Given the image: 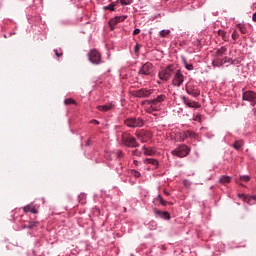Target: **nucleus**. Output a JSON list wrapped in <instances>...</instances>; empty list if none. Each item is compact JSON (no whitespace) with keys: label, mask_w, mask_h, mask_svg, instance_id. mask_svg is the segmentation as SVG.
<instances>
[{"label":"nucleus","mask_w":256,"mask_h":256,"mask_svg":"<svg viewBox=\"0 0 256 256\" xmlns=\"http://www.w3.org/2000/svg\"><path fill=\"white\" fill-rule=\"evenodd\" d=\"M191 153V148L186 144H180L175 149L171 150V155L174 157H179V159H183L187 157Z\"/></svg>","instance_id":"obj_1"},{"label":"nucleus","mask_w":256,"mask_h":256,"mask_svg":"<svg viewBox=\"0 0 256 256\" xmlns=\"http://www.w3.org/2000/svg\"><path fill=\"white\" fill-rule=\"evenodd\" d=\"M122 143L125 147H139V143H137V140L131 134H122Z\"/></svg>","instance_id":"obj_2"},{"label":"nucleus","mask_w":256,"mask_h":256,"mask_svg":"<svg viewBox=\"0 0 256 256\" xmlns=\"http://www.w3.org/2000/svg\"><path fill=\"white\" fill-rule=\"evenodd\" d=\"M88 59L93 65H101V53L97 49H92L88 53Z\"/></svg>","instance_id":"obj_3"},{"label":"nucleus","mask_w":256,"mask_h":256,"mask_svg":"<svg viewBox=\"0 0 256 256\" xmlns=\"http://www.w3.org/2000/svg\"><path fill=\"white\" fill-rule=\"evenodd\" d=\"M172 76L173 68L171 66H167L158 73V77L161 81H169V79H171Z\"/></svg>","instance_id":"obj_4"},{"label":"nucleus","mask_w":256,"mask_h":256,"mask_svg":"<svg viewBox=\"0 0 256 256\" xmlns=\"http://www.w3.org/2000/svg\"><path fill=\"white\" fill-rule=\"evenodd\" d=\"M125 125L135 129V127H143L145 122L141 118H128L125 120Z\"/></svg>","instance_id":"obj_5"},{"label":"nucleus","mask_w":256,"mask_h":256,"mask_svg":"<svg viewBox=\"0 0 256 256\" xmlns=\"http://www.w3.org/2000/svg\"><path fill=\"white\" fill-rule=\"evenodd\" d=\"M184 81H185V76L183 75L181 70H177L174 73V76L172 79V85H174V87H181V85H183Z\"/></svg>","instance_id":"obj_6"},{"label":"nucleus","mask_w":256,"mask_h":256,"mask_svg":"<svg viewBox=\"0 0 256 256\" xmlns=\"http://www.w3.org/2000/svg\"><path fill=\"white\" fill-rule=\"evenodd\" d=\"M155 93L154 89L141 88L139 90L134 91V97L145 98L151 97Z\"/></svg>","instance_id":"obj_7"},{"label":"nucleus","mask_w":256,"mask_h":256,"mask_svg":"<svg viewBox=\"0 0 256 256\" xmlns=\"http://www.w3.org/2000/svg\"><path fill=\"white\" fill-rule=\"evenodd\" d=\"M243 101H248L252 107L256 105V93L254 91H246L242 95Z\"/></svg>","instance_id":"obj_8"},{"label":"nucleus","mask_w":256,"mask_h":256,"mask_svg":"<svg viewBox=\"0 0 256 256\" xmlns=\"http://www.w3.org/2000/svg\"><path fill=\"white\" fill-rule=\"evenodd\" d=\"M135 135L140 143H147V141L151 139V132L147 130H140L136 132Z\"/></svg>","instance_id":"obj_9"},{"label":"nucleus","mask_w":256,"mask_h":256,"mask_svg":"<svg viewBox=\"0 0 256 256\" xmlns=\"http://www.w3.org/2000/svg\"><path fill=\"white\" fill-rule=\"evenodd\" d=\"M125 19H127V15L116 16V17L110 19L109 27H110L111 31H113V29H115V25H119V23H123V21H125Z\"/></svg>","instance_id":"obj_10"},{"label":"nucleus","mask_w":256,"mask_h":256,"mask_svg":"<svg viewBox=\"0 0 256 256\" xmlns=\"http://www.w3.org/2000/svg\"><path fill=\"white\" fill-rule=\"evenodd\" d=\"M225 63H233V60L230 57H224V58H216L213 62L212 65L213 67H223Z\"/></svg>","instance_id":"obj_11"},{"label":"nucleus","mask_w":256,"mask_h":256,"mask_svg":"<svg viewBox=\"0 0 256 256\" xmlns=\"http://www.w3.org/2000/svg\"><path fill=\"white\" fill-rule=\"evenodd\" d=\"M182 101L186 107H189L190 109H199L201 107V104L199 102H195L185 96L182 97Z\"/></svg>","instance_id":"obj_12"},{"label":"nucleus","mask_w":256,"mask_h":256,"mask_svg":"<svg viewBox=\"0 0 256 256\" xmlns=\"http://www.w3.org/2000/svg\"><path fill=\"white\" fill-rule=\"evenodd\" d=\"M186 93L191 95L192 97H199L201 95V91L197 86H193L191 84L186 86Z\"/></svg>","instance_id":"obj_13"},{"label":"nucleus","mask_w":256,"mask_h":256,"mask_svg":"<svg viewBox=\"0 0 256 256\" xmlns=\"http://www.w3.org/2000/svg\"><path fill=\"white\" fill-rule=\"evenodd\" d=\"M151 71H153V64L147 62L140 68L139 75H151Z\"/></svg>","instance_id":"obj_14"},{"label":"nucleus","mask_w":256,"mask_h":256,"mask_svg":"<svg viewBox=\"0 0 256 256\" xmlns=\"http://www.w3.org/2000/svg\"><path fill=\"white\" fill-rule=\"evenodd\" d=\"M142 151L147 157H155V155H157V148L155 147L143 146Z\"/></svg>","instance_id":"obj_15"},{"label":"nucleus","mask_w":256,"mask_h":256,"mask_svg":"<svg viewBox=\"0 0 256 256\" xmlns=\"http://www.w3.org/2000/svg\"><path fill=\"white\" fill-rule=\"evenodd\" d=\"M97 109H98V111H103V112L111 111V110L115 109V103L109 102L104 105H99V106H97Z\"/></svg>","instance_id":"obj_16"},{"label":"nucleus","mask_w":256,"mask_h":256,"mask_svg":"<svg viewBox=\"0 0 256 256\" xmlns=\"http://www.w3.org/2000/svg\"><path fill=\"white\" fill-rule=\"evenodd\" d=\"M154 213L156 217H160V219H166L167 221L171 219V214L167 211L155 210Z\"/></svg>","instance_id":"obj_17"},{"label":"nucleus","mask_w":256,"mask_h":256,"mask_svg":"<svg viewBox=\"0 0 256 256\" xmlns=\"http://www.w3.org/2000/svg\"><path fill=\"white\" fill-rule=\"evenodd\" d=\"M23 211L24 213H33L34 215L39 213V210H37L33 203L24 206Z\"/></svg>","instance_id":"obj_18"},{"label":"nucleus","mask_w":256,"mask_h":256,"mask_svg":"<svg viewBox=\"0 0 256 256\" xmlns=\"http://www.w3.org/2000/svg\"><path fill=\"white\" fill-rule=\"evenodd\" d=\"M166 96L161 94L157 96L155 99L149 100L148 103L149 105H157V103H163L165 101Z\"/></svg>","instance_id":"obj_19"},{"label":"nucleus","mask_w":256,"mask_h":256,"mask_svg":"<svg viewBox=\"0 0 256 256\" xmlns=\"http://www.w3.org/2000/svg\"><path fill=\"white\" fill-rule=\"evenodd\" d=\"M182 141H185V139H195L197 137V134L191 130H188L182 134Z\"/></svg>","instance_id":"obj_20"},{"label":"nucleus","mask_w":256,"mask_h":256,"mask_svg":"<svg viewBox=\"0 0 256 256\" xmlns=\"http://www.w3.org/2000/svg\"><path fill=\"white\" fill-rule=\"evenodd\" d=\"M145 165H154V167H159V160L155 158H146L144 159Z\"/></svg>","instance_id":"obj_21"},{"label":"nucleus","mask_w":256,"mask_h":256,"mask_svg":"<svg viewBox=\"0 0 256 256\" xmlns=\"http://www.w3.org/2000/svg\"><path fill=\"white\" fill-rule=\"evenodd\" d=\"M227 54V47L222 46L220 49L216 51V59H221L224 55Z\"/></svg>","instance_id":"obj_22"},{"label":"nucleus","mask_w":256,"mask_h":256,"mask_svg":"<svg viewBox=\"0 0 256 256\" xmlns=\"http://www.w3.org/2000/svg\"><path fill=\"white\" fill-rule=\"evenodd\" d=\"M239 199H243V201H245V203H248V205H253V203H251V198L249 197V195H245V194H238Z\"/></svg>","instance_id":"obj_23"},{"label":"nucleus","mask_w":256,"mask_h":256,"mask_svg":"<svg viewBox=\"0 0 256 256\" xmlns=\"http://www.w3.org/2000/svg\"><path fill=\"white\" fill-rule=\"evenodd\" d=\"M219 183L223 185H225V183H231V177L223 175L219 178Z\"/></svg>","instance_id":"obj_24"},{"label":"nucleus","mask_w":256,"mask_h":256,"mask_svg":"<svg viewBox=\"0 0 256 256\" xmlns=\"http://www.w3.org/2000/svg\"><path fill=\"white\" fill-rule=\"evenodd\" d=\"M183 63H184V67H185V69H187V71H193V69H195L193 67V64L187 63V60L185 58H183Z\"/></svg>","instance_id":"obj_25"},{"label":"nucleus","mask_w":256,"mask_h":256,"mask_svg":"<svg viewBox=\"0 0 256 256\" xmlns=\"http://www.w3.org/2000/svg\"><path fill=\"white\" fill-rule=\"evenodd\" d=\"M243 145H244L243 140H237V141H235V143L233 144V147H234V149L239 150V149H241V147H242Z\"/></svg>","instance_id":"obj_26"},{"label":"nucleus","mask_w":256,"mask_h":256,"mask_svg":"<svg viewBox=\"0 0 256 256\" xmlns=\"http://www.w3.org/2000/svg\"><path fill=\"white\" fill-rule=\"evenodd\" d=\"M167 35H171V30L167 29V30H161L159 32L160 37H167Z\"/></svg>","instance_id":"obj_27"},{"label":"nucleus","mask_w":256,"mask_h":256,"mask_svg":"<svg viewBox=\"0 0 256 256\" xmlns=\"http://www.w3.org/2000/svg\"><path fill=\"white\" fill-rule=\"evenodd\" d=\"M33 227H37V222L35 221L29 222L28 225L23 226V229H33Z\"/></svg>","instance_id":"obj_28"},{"label":"nucleus","mask_w":256,"mask_h":256,"mask_svg":"<svg viewBox=\"0 0 256 256\" xmlns=\"http://www.w3.org/2000/svg\"><path fill=\"white\" fill-rule=\"evenodd\" d=\"M115 11V3H111L107 6H104V11Z\"/></svg>","instance_id":"obj_29"},{"label":"nucleus","mask_w":256,"mask_h":256,"mask_svg":"<svg viewBox=\"0 0 256 256\" xmlns=\"http://www.w3.org/2000/svg\"><path fill=\"white\" fill-rule=\"evenodd\" d=\"M240 181H244V183H249L251 181V177L249 175H243L239 178Z\"/></svg>","instance_id":"obj_30"},{"label":"nucleus","mask_w":256,"mask_h":256,"mask_svg":"<svg viewBox=\"0 0 256 256\" xmlns=\"http://www.w3.org/2000/svg\"><path fill=\"white\" fill-rule=\"evenodd\" d=\"M155 201H159L160 205H167V201L163 200V197H161V195H158Z\"/></svg>","instance_id":"obj_31"},{"label":"nucleus","mask_w":256,"mask_h":256,"mask_svg":"<svg viewBox=\"0 0 256 256\" xmlns=\"http://www.w3.org/2000/svg\"><path fill=\"white\" fill-rule=\"evenodd\" d=\"M238 29L240 33H242V35H245V33H247V28L241 24L238 25Z\"/></svg>","instance_id":"obj_32"},{"label":"nucleus","mask_w":256,"mask_h":256,"mask_svg":"<svg viewBox=\"0 0 256 256\" xmlns=\"http://www.w3.org/2000/svg\"><path fill=\"white\" fill-rule=\"evenodd\" d=\"M119 1L122 6L131 5V3H133V0H119Z\"/></svg>","instance_id":"obj_33"},{"label":"nucleus","mask_w":256,"mask_h":256,"mask_svg":"<svg viewBox=\"0 0 256 256\" xmlns=\"http://www.w3.org/2000/svg\"><path fill=\"white\" fill-rule=\"evenodd\" d=\"M131 174L133 175V177H135L136 179H139V177H141V173L137 170H132Z\"/></svg>","instance_id":"obj_34"},{"label":"nucleus","mask_w":256,"mask_h":256,"mask_svg":"<svg viewBox=\"0 0 256 256\" xmlns=\"http://www.w3.org/2000/svg\"><path fill=\"white\" fill-rule=\"evenodd\" d=\"M232 39L234 41H237L239 39V33H237V30H234L232 33Z\"/></svg>","instance_id":"obj_35"},{"label":"nucleus","mask_w":256,"mask_h":256,"mask_svg":"<svg viewBox=\"0 0 256 256\" xmlns=\"http://www.w3.org/2000/svg\"><path fill=\"white\" fill-rule=\"evenodd\" d=\"M193 121H198V123H201V114H196L193 116Z\"/></svg>","instance_id":"obj_36"},{"label":"nucleus","mask_w":256,"mask_h":256,"mask_svg":"<svg viewBox=\"0 0 256 256\" xmlns=\"http://www.w3.org/2000/svg\"><path fill=\"white\" fill-rule=\"evenodd\" d=\"M65 105H73V103H75V101L71 98H68L64 101Z\"/></svg>","instance_id":"obj_37"},{"label":"nucleus","mask_w":256,"mask_h":256,"mask_svg":"<svg viewBox=\"0 0 256 256\" xmlns=\"http://www.w3.org/2000/svg\"><path fill=\"white\" fill-rule=\"evenodd\" d=\"M132 154L135 156V157H141V151L139 149H136L132 152Z\"/></svg>","instance_id":"obj_38"},{"label":"nucleus","mask_w":256,"mask_h":256,"mask_svg":"<svg viewBox=\"0 0 256 256\" xmlns=\"http://www.w3.org/2000/svg\"><path fill=\"white\" fill-rule=\"evenodd\" d=\"M54 53H55L56 57L63 56V52H59V50H57V49L54 50Z\"/></svg>","instance_id":"obj_39"},{"label":"nucleus","mask_w":256,"mask_h":256,"mask_svg":"<svg viewBox=\"0 0 256 256\" xmlns=\"http://www.w3.org/2000/svg\"><path fill=\"white\" fill-rule=\"evenodd\" d=\"M139 33H141V29L139 28L134 29L133 35H139Z\"/></svg>","instance_id":"obj_40"},{"label":"nucleus","mask_w":256,"mask_h":256,"mask_svg":"<svg viewBox=\"0 0 256 256\" xmlns=\"http://www.w3.org/2000/svg\"><path fill=\"white\" fill-rule=\"evenodd\" d=\"M139 49H141V47L139 46V44H136L134 47L135 53H137L139 51Z\"/></svg>","instance_id":"obj_41"},{"label":"nucleus","mask_w":256,"mask_h":256,"mask_svg":"<svg viewBox=\"0 0 256 256\" xmlns=\"http://www.w3.org/2000/svg\"><path fill=\"white\" fill-rule=\"evenodd\" d=\"M249 198H250V203L251 201H256V195L249 196Z\"/></svg>","instance_id":"obj_42"},{"label":"nucleus","mask_w":256,"mask_h":256,"mask_svg":"<svg viewBox=\"0 0 256 256\" xmlns=\"http://www.w3.org/2000/svg\"><path fill=\"white\" fill-rule=\"evenodd\" d=\"M252 21H254V23H256V12L252 15Z\"/></svg>","instance_id":"obj_43"},{"label":"nucleus","mask_w":256,"mask_h":256,"mask_svg":"<svg viewBox=\"0 0 256 256\" xmlns=\"http://www.w3.org/2000/svg\"><path fill=\"white\" fill-rule=\"evenodd\" d=\"M117 153H118V157H123V152L121 150H119Z\"/></svg>","instance_id":"obj_44"},{"label":"nucleus","mask_w":256,"mask_h":256,"mask_svg":"<svg viewBox=\"0 0 256 256\" xmlns=\"http://www.w3.org/2000/svg\"><path fill=\"white\" fill-rule=\"evenodd\" d=\"M92 123H94V125H99V121L97 120H92Z\"/></svg>","instance_id":"obj_45"},{"label":"nucleus","mask_w":256,"mask_h":256,"mask_svg":"<svg viewBox=\"0 0 256 256\" xmlns=\"http://www.w3.org/2000/svg\"><path fill=\"white\" fill-rule=\"evenodd\" d=\"M134 165H139V161L134 160Z\"/></svg>","instance_id":"obj_46"},{"label":"nucleus","mask_w":256,"mask_h":256,"mask_svg":"<svg viewBox=\"0 0 256 256\" xmlns=\"http://www.w3.org/2000/svg\"><path fill=\"white\" fill-rule=\"evenodd\" d=\"M240 186L245 187V185H243V184H240Z\"/></svg>","instance_id":"obj_47"},{"label":"nucleus","mask_w":256,"mask_h":256,"mask_svg":"<svg viewBox=\"0 0 256 256\" xmlns=\"http://www.w3.org/2000/svg\"><path fill=\"white\" fill-rule=\"evenodd\" d=\"M165 195H169V193H168V192H165Z\"/></svg>","instance_id":"obj_48"},{"label":"nucleus","mask_w":256,"mask_h":256,"mask_svg":"<svg viewBox=\"0 0 256 256\" xmlns=\"http://www.w3.org/2000/svg\"><path fill=\"white\" fill-rule=\"evenodd\" d=\"M161 84V82L160 81H158V85H160Z\"/></svg>","instance_id":"obj_49"}]
</instances>
